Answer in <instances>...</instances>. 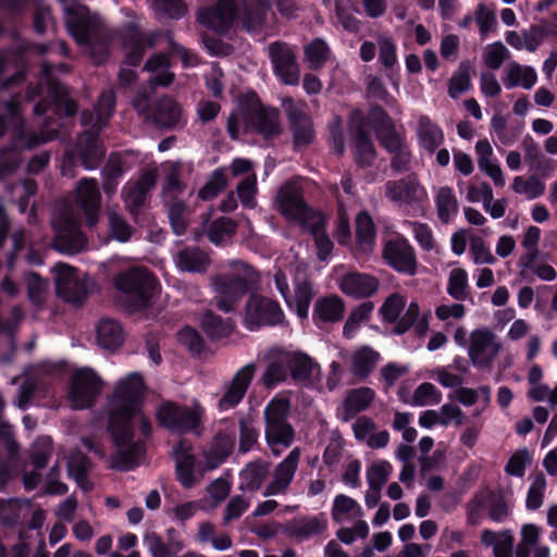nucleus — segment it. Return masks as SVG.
I'll return each instance as SVG.
<instances>
[{
	"instance_id": "1",
	"label": "nucleus",
	"mask_w": 557,
	"mask_h": 557,
	"mask_svg": "<svg viewBox=\"0 0 557 557\" xmlns=\"http://www.w3.org/2000/svg\"><path fill=\"white\" fill-rule=\"evenodd\" d=\"M113 286L122 294L120 304L128 313L150 308L161 289L158 277L145 267H131L119 271L113 277Z\"/></svg>"
},
{
	"instance_id": "2",
	"label": "nucleus",
	"mask_w": 557,
	"mask_h": 557,
	"mask_svg": "<svg viewBox=\"0 0 557 557\" xmlns=\"http://www.w3.org/2000/svg\"><path fill=\"white\" fill-rule=\"evenodd\" d=\"M146 389L144 377L138 372L127 374L119 381L110 398L108 423H128L140 410Z\"/></svg>"
},
{
	"instance_id": "3",
	"label": "nucleus",
	"mask_w": 557,
	"mask_h": 557,
	"mask_svg": "<svg viewBox=\"0 0 557 557\" xmlns=\"http://www.w3.org/2000/svg\"><path fill=\"white\" fill-rule=\"evenodd\" d=\"M108 432L116 447V451L110 457V468L123 472L138 468L146 455V443L141 440H134L132 422L108 423Z\"/></svg>"
},
{
	"instance_id": "4",
	"label": "nucleus",
	"mask_w": 557,
	"mask_h": 557,
	"mask_svg": "<svg viewBox=\"0 0 557 557\" xmlns=\"http://www.w3.org/2000/svg\"><path fill=\"white\" fill-rule=\"evenodd\" d=\"M203 410L200 406L188 407L172 400L162 401L156 411L160 428L172 434H200Z\"/></svg>"
},
{
	"instance_id": "5",
	"label": "nucleus",
	"mask_w": 557,
	"mask_h": 557,
	"mask_svg": "<svg viewBox=\"0 0 557 557\" xmlns=\"http://www.w3.org/2000/svg\"><path fill=\"white\" fill-rule=\"evenodd\" d=\"M264 436L275 455V447H289L295 440L294 426L289 423L290 403L287 398H273L264 408Z\"/></svg>"
},
{
	"instance_id": "6",
	"label": "nucleus",
	"mask_w": 557,
	"mask_h": 557,
	"mask_svg": "<svg viewBox=\"0 0 557 557\" xmlns=\"http://www.w3.org/2000/svg\"><path fill=\"white\" fill-rule=\"evenodd\" d=\"M239 109L245 123L263 138L270 139L282 132L276 108H264L255 91L246 94L239 101Z\"/></svg>"
},
{
	"instance_id": "7",
	"label": "nucleus",
	"mask_w": 557,
	"mask_h": 557,
	"mask_svg": "<svg viewBox=\"0 0 557 557\" xmlns=\"http://www.w3.org/2000/svg\"><path fill=\"white\" fill-rule=\"evenodd\" d=\"M285 315L277 300L251 294L245 306L243 324L250 332L261 327H272L281 324Z\"/></svg>"
},
{
	"instance_id": "8",
	"label": "nucleus",
	"mask_w": 557,
	"mask_h": 557,
	"mask_svg": "<svg viewBox=\"0 0 557 557\" xmlns=\"http://www.w3.org/2000/svg\"><path fill=\"white\" fill-rule=\"evenodd\" d=\"M282 107L286 113L288 127L293 136L294 150L308 147L314 141L315 131L312 117L307 112L305 102H296L292 97H286L282 101Z\"/></svg>"
},
{
	"instance_id": "9",
	"label": "nucleus",
	"mask_w": 557,
	"mask_h": 557,
	"mask_svg": "<svg viewBox=\"0 0 557 557\" xmlns=\"http://www.w3.org/2000/svg\"><path fill=\"white\" fill-rule=\"evenodd\" d=\"M134 106L159 129H175L186 124L182 106L171 96L157 98L143 110L139 102Z\"/></svg>"
},
{
	"instance_id": "10",
	"label": "nucleus",
	"mask_w": 557,
	"mask_h": 557,
	"mask_svg": "<svg viewBox=\"0 0 557 557\" xmlns=\"http://www.w3.org/2000/svg\"><path fill=\"white\" fill-rule=\"evenodd\" d=\"M277 201L281 214L287 220L299 222L302 227L314 221L315 214H322L311 210L305 200L302 189L294 182L281 186Z\"/></svg>"
},
{
	"instance_id": "11",
	"label": "nucleus",
	"mask_w": 557,
	"mask_h": 557,
	"mask_svg": "<svg viewBox=\"0 0 557 557\" xmlns=\"http://www.w3.org/2000/svg\"><path fill=\"white\" fill-rule=\"evenodd\" d=\"M101 377L91 369L74 372L70 380L69 396L75 409H87L95 405L102 391Z\"/></svg>"
},
{
	"instance_id": "12",
	"label": "nucleus",
	"mask_w": 557,
	"mask_h": 557,
	"mask_svg": "<svg viewBox=\"0 0 557 557\" xmlns=\"http://www.w3.org/2000/svg\"><path fill=\"white\" fill-rule=\"evenodd\" d=\"M382 258L385 264L399 274L412 276L417 273L416 250L404 235H397L385 240Z\"/></svg>"
},
{
	"instance_id": "13",
	"label": "nucleus",
	"mask_w": 557,
	"mask_h": 557,
	"mask_svg": "<svg viewBox=\"0 0 557 557\" xmlns=\"http://www.w3.org/2000/svg\"><path fill=\"white\" fill-rule=\"evenodd\" d=\"M269 58L273 72L285 85L299 84L300 70L292 47L284 41H274L269 45Z\"/></svg>"
},
{
	"instance_id": "14",
	"label": "nucleus",
	"mask_w": 557,
	"mask_h": 557,
	"mask_svg": "<svg viewBox=\"0 0 557 557\" xmlns=\"http://www.w3.org/2000/svg\"><path fill=\"white\" fill-rule=\"evenodd\" d=\"M119 33L124 47L128 49L123 63L128 66H138L145 57L146 49L154 46L156 35L145 34L136 22L125 23Z\"/></svg>"
},
{
	"instance_id": "15",
	"label": "nucleus",
	"mask_w": 557,
	"mask_h": 557,
	"mask_svg": "<svg viewBox=\"0 0 557 557\" xmlns=\"http://www.w3.org/2000/svg\"><path fill=\"white\" fill-rule=\"evenodd\" d=\"M385 196L398 206L421 208L426 194L417 175L411 173L399 180L387 181L385 183Z\"/></svg>"
},
{
	"instance_id": "16",
	"label": "nucleus",
	"mask_w": 557,
	"mask_h": 557,
	"mask_svg": "<svg viewBox=\"0 0 557 557\" xmlns=\"http://www.w3.org/2000/svg\"><path fill=\"white\" fill-rule=\"evenodd\" d=\"M55 289L61 298L74 305H82L88 296L86 282L66 263L55 265Z\"/></svg>"
},
{
	"instance_id": "17",
	"label": "nucleus",
	"mask_w": 557,
	"mask_h": 557,
	"mask_svg": "<svg viewBox=\"0 0 557 557\" xmlns=\"http://www.w3.org/2000/svg\"><path fill=\"white\" fill-rule=\"evenodd\" d=\"M495 334L487 329H476L470 334L469 358L478 369H490L498 355L500 345L495 343Z\"/></svg>"
},
{
	"instance_id": "18",
	"label": "nucleus",
	"mask_w": 557,
	"mask_h": 557,
	"mask_svg": "<svg viewBox=\"0 0 557 557\" xmlns=\"http://www.w3.org/2000/svg\"><path fill=\"white\" fill-rule=\"evenodd\" d=\"M101 195L95 178L84 177L76 187L75 203L84 213L85 224L94 227L99 220Z\"/></svg>"
},
{
	"instance_id": "19",
	"label": "nucleus",
	"mask_w": 557,
	"mask_h": 557,
	"mask_svg": "<svg viewBox=\"0 0 557 557\" xmlns=\"http://www.w3.org/2000/svg\"><path fill=\"white\" fill-rule=\"evenodd\" d=\"M156 183L157 173L152 170H145L135 182L129 181L124 185L122 198L132 214L137 213L145 206Z\"/></svg>"
},
{
	"instance_id": "20",
	"label": "nucleus",
	"mask_w": 557,
	"mask_h": 557,
	"mask_svg": "<svg viewBox=\"0 0 557 557\" xmlns=\"http://www.w3.org/2000/svg\"><path fill=\"white\" fill-rule=\"evenodd\" d=\"M236 12L235 0H218L214 5L200 11L198 21L210 29L225 34L233 25Z\"/></svg>"
},
{
	"instance_id": "21",
	"label": "nucleus",
	"mask_w": 557,
	"mask_h": 557,
	"mask_svg": "<svg viewBox=\"0 0 557 557\" xmlns=\"http://www.w3.org/2000/svg\"><path fill=\"white\" fill-rule=\"evenodd\" d=\"M172 457L175 460V475L180 484L185 488L195 485V466L196 457L193 454V445L185 438H181L172 450Z\"/></svg>"
},
{
	"instance_id": "22",
	"label": "nucleus",
	"mask_w": 557,
	"mask_h": 557,
	"mask_svg": "<svg viewBox=\"0 0 557 557\" xmlns=\"http://www.w3.org/2000/svg\"><path fill=\"white\" fill-rule=\"evenodd\" d=\"M345 309V302L338 295L320 297L313 306L312 321L319 329L324 324L337 323L344 319Z\"/></svg>"
},
{
	"instance_id": "23",
	"label": "nucleus",
	"mask_w": 557,
	"mask_h": 557,
	"mask_svg": "<svg viewBox=\"0 0 557 557\" xmlns=\"http://www.w3.org/2000/svg\"><path fill=\"white\" fill-rule=\"evenodd\" d=\"M76 152L86 170L97 169L106 156L99 135L92 131H85L79 136Z\"/></svg>"
},
{
	"instance_id": "24",
	"label": "nucleus",
	"mask_w": 557,
	"mask_h": 557,
	"mask_svg": "<svg viewBox=\"0 0 557 557\" xmlns=\"http://www.w3.org/2000/svg\"><path fill=\"white\" fill-rule=\"evenodd\" d=\"M339 288L354 298H368L376 293L379 280L367 273L349 272L341 280Z\"/></svg>"
},
{
	"instance_id": "25",
	"label": "nucleus",
	"mask_w": 557,
	"mask_h": 557,
	"mask_svg": "<svg viewBox=\"0 0 557 557\" xmlns=\"http://www.w3.org/2000/svg\"><path fill=\"white\" fill-rule=\"evenodd\" d=\"M235 442L234 431H219L213 438L211 447L206 453L207 467L215 469L225 462L234 451Z\"/></svg>"
},
{
	"instance_id": "26",
	"label": "nucleus",
	"mask_w": 557,
	"mask_h": 557,
	"mask_svg": "<svg viewBox=\"0 0 557 557\" xmlns=\"http://www.w3.org/2000/svg\"><path fill=\"white\" fill-rule=\"evenodd\" d=\"M350 148L355 163L366 169L373 164L376 150L369 131L358 129V134L350 135Z\"/></svg>"
},
{
	"instance_id": "27",
	"label": "nucleus",
	"mask_w": 557,
	"mask_h": 557,
	"mask_svg": "<svg viewBox=\"0 0 557 557\" xmlns=\"http://www.w3.org/2000/svg\"><path fill=\"white\" fill-rule=\"evenodd\" d=\"M375 398V392L367 386L348 391L343 403V421L354 419L359 412L367 410Z\"/></svg>"
},
{
	"instance_id": "28",
	"label": "nucleus",
	"mask_w": 557,
	"mask_h": 557,
	"mask_svg": "<svg viewBox=\"0 0 557 557\" xmlns=\"http://www.w3.org/2000/svg\"><path fill=\"white\" fill-rule=\"evenodd\" d=\"M270 462L257 459L250 461L239 473V490L257 492L270 474Z\"/></svg>"
},
{
	"instance_id": "29",
	"label": "nucleus",
	"mask_w": 557,
	"mask_h": 557,
	"mask_svg": "<svg viewBox=\"0 0 557 557\" xmlns=\"http://www.w3.org/2000/svg\"><path fill=\"white\" fill-rule=\"evenodd\" d=\"M289 363V376L296 384L309 385L312 381L314 369L319 364L307 354L301 351L287 352Z\"/></svg>"
},
{
	"instance_id": "30",
	"label": "nucleus",
	"mask_w": 557,
	"mask_h": 557,
	"mask_svg": "<svg viewBox=\"0 0 557 557\" xmlns=\"http://www.w3.org/2000/svg\"><path fill=\"white\" fill-rule=\"evenodd\" d=\"M180 270L191 273H205L210 264V257L199 247H185L176 255Z\"/></svg>"
},
{
	"instance_id": "31",
	"label": "nucleus",
	"mask_w": 557,
	"mask_h": 557,
	"mask_svg": "<svg viewBox=\"0 0 557 557\" xmlns=\"http://www.w3.org/2000/svg\"><path fill=\"white\" fill-rule=\"evenodd\" d=\"M314 216L315 220L308 224L306 228L313 237L318 259L326 261L334 249V244L326 233V219L324 214H315Z\"/></svg>"
},
{
	"instance_id": "32",
	"label": "nucleus",
	"mask_w": 557,
	"mask_h": 557,
	"mask_svg": "<svg viewBox=\"0 0 557 557\" xmlns=\"http://www.w3.org/2000/svg\"><path fill=\"white\" fill-rule=\"evenodd\" d=\"M214 286L220 296L238 301L249 290L250 282L244 276L230 273L218 276Z\"/></svg>"
},
{
	"instance_id": "33",
	"label": "nucleus",
	"mask_w": 557,
	"mask_h": 557,
	"mask_svg": "<svg viewBox=\"0 0 557 557\" xmlns=\"http://www.w3.org/2000/svg\"><path fill=\"white\" fill-rule=\"evenodd\" d=\"M98 344L109 350L120 348L124 342V334L121 324L113 319L103 318L97 325Z\"/></svg>"
},
{
	"instance_id": "34",
	"label": "nucleus",
	"mask_w": 557,
	"mask_h": 557,
	"mask_svg": "<svg viewBox=\"0 0 557 557\" xmlns=\"http://www.w3.org/2000/svg\"><path fill=\"white\" fill-rule=\"evenodd\" d=\"M379 359L377 351L369 346H363L352 355L350 371L359 380H366L374 370Z\"/></svg>"
},
{
	"instance_id": "35",
	"label": "nucleus",
	"mask_w": 557,
	"mask_h": 557,
	"mask_svg": "<svg viewBox=\"0 0 557 557\" xmlns=\"http://www.w3.org/2000/svg\"><path fill=\"white\" fill-rule=\"evenodd\" d=\"M201 327L211 339H221L233 333L234 324L230 319L224 320L211 310H207L201 318Z\"/></svg>"
},
{
	"instance_id": "36",
	"label": "nucleus",
	"mask_w": 557,
	"mask_h": 557,
	"mask_svg": "<svg viewBox=\"0 0 557 557\" xmlns=\"http://www.w3.org/2000/svg\"><path fill=\"white\" fill-rule=\"evenodd\" d=\"M288 376V354L285 352L268 363L261 381L265 387L273 388L278 384L286 382Z\"/></svg>"
},
{
	"instance_id": "37",
	"label": "nucleus",
	"mask_w": 557,
	"mask_h": 557,
	"mask_svg": "<svg viewBox=\"0 0 557 557\" xmlns=\"http://www.w3.org/2000/svg\"><path fill=\"white\" fill-rule=\"evenodd\" d=\"M419 139L422 147L433 153L444 141L442 128L426 115L419 119Z\"/></svg>"
},
{
	"instance_id": "38",
	"label": "nucleus",
	"mask_w": 557,
	"mask_h": 557,
	"mask_svg": "<svg viewBox=\"0 0 557 557\" xmlns=\"http://www.w3.org/2000/svg\"><path fill=\"white\" fill-rule=\"evenodd\" d=\"M376 238V227L372 216L361 211L356 216V242L358 246L371 250Z\"/></svg>"
},
{
	"instance_id": "39",
	"label": "nucleus",
	"mask_w": 557,
	"mask_h": 557,
	"mask_svg": "<svg viewBox=\"0 0 557 557\" xmlns=\"http://www.w3.org/2000/svg\"><path fill=\"white\" fill-rule=\"evenodd\" d=\"M437 216L444 224L449 223L451 214L458 213V201L454 190L449 186H443L438 189L435 197Z\"/></svg>"
},
{
	"instance_id": "40",
	"label": "nucleus",
	"mask_w": 557,
	"mask_h": 557,
	"mask_svg": "<svg viewBox=\"0 0 557 557\" xmlns=\"http://www.w3.org/2000/svg\"><path fill=\"white\" fill-rule=\"evenodd\" d=\"M300 448L295 447L289 454L275 467L273 479L283 486H289L297 471L300 460Z\"/></svg>"
},
{
	"instance_id": "41",
	"label": "nucleus",
	"mask_w": 557,
	"mask_h": 557,
	"mask_svg": "<svg viewBox=\"0 0 557 557\" xmlns=\"http://www.w3.org/2000/svg\"><path fill=\"white\" fill-rule=\"evenodd\" d=\"M471 69L470 61L460 62L458 70L454 73L448 84V95L451 98H457L460 94L471 88Z\"/></svg>"
},
{
	"instance_id": "42",
	"label": "nucleus",
	"mask_w": 557,
	"mask_h": 557,
	"mask_svg": "<svg viewBox=\"0 0 557 557\" xmlns=\"http://www.w3.org/2000/svg\"><path fill=\"white\" fill-rule=\"evenodd\" d=\"M447 293L458 301H463L469 297L468 273L465 269L457 268L450 271Z\"/></svg>"
},
{
	"instance_id": "43",
	"label": "nucleus",
	"mask_w": 557,
	"mask_h": 557,
	"mask_svg": "<svg viewBox=\"0 0 557 557\" xmlns=\"http://www.w3.org/2000/svg\"><path fill=\"white\" fill-rule=\"evenodd\" d=\"M239 426V447L240 454L250 451L257 444L259 438V430L249 417H243L238 421Z\"/></svg>"
},
{
	"instance_id": "44",
	"label": "nucleus",
	"mask_w": 557,
	"mask_h": 557,
	"mask_svg": "<svg viewBox=\"0 0 557 557\" xmlns=\"http://www.w3.org/2000/svg\"><path fill=\"white\" fill-rule=\"evenodd\" d=\"M227 184V177L223 169H215L209 181L199 189L198 197L201 200H212L224 190Z\"/></svg>"
},
{
	"instance_id": "45",
	"label": "nucleus",
	"mask_w": 557,
	"mask_h": 557,
	"mask_svg": "<svg viewBox=\"0 0 557 557\" xmlns=\"http://www.w3.org/2000/svg\"><path fill=\"white\" fill-rule=\"evenodd\" d=\"M329 53L330 49L321 38L313 39L305 47L306 60L310 63V67L312 69L323 66L329 59Z\"/></svg>"
},
{
	"instance_id": "46",
	"label": "nucleus",
	"mask_w": 557,
	"mask_h": 557,
	"mask_svg": "<svg viewBox=\"0 0 557 557\" xmlns=\"http://www.w3.org/2000/svg\"><path fill=\"white\" fill-rule=\"evenodd\" d=\"M178 341L193 356H200L205 350L201 334L191 326H184L178 332Z\"/></svg>"
},
{
	"instance_id": "47",
	"label": "nucleus",
	"mask_w": 557,
	"mask_h": 557,
	"mask_svg": "<svg viewBox=\"0 0 557 557\" xmlns=\"http://www.w3.org/2000/svg\"><path fill=\"white\" fill-rule=\"evenodd\" d=\"M392 466L388 461L374 462L367 469V481L370 490H382L388 480Z\"/></svg>"
},
{
	"instance_id": "48",
	"label": "nucleus",
	"mask_w": 557,
	"mask_h": 557,
	"mask_svg": "<svg viewBox=\"0 0 557 557\" xmlns=\"http://www.w3.org/2000/svg\"><path fill=\"white\" fill-rule=\"evenodd\" d=\"M405 306L406 301L401 295L397 293L391 294L380 308L383 321L387 323L396 322Z\"/></svg>"
},
{
	"instance_id": "49",
	"label": "nucleus",
	"mask_w": 557,
	"mask_h": 557,
	"mask_svg": "<svg viewBox=\"0 0 557 557\" xmlns=\"http://www.w3.org/2000/svg\"><path fill=\"white\" fill-rule=\"evenodd\" d=\"M66 11L71 16H75L74 20L67 22L70 34L77 44L88 45L90 42L89 22L84 17H78L74 10L67 9Z\"/></svg>"
},
{
	"instance_id": "50",
	"label": "nucleus",
	"mask_w": 557,
	"mask_h": 557,
	"mask_svg": "<svg viewBox=\"0 0 557 557\" xmlns=\"http://www.w3.org/2000/svg\"><path fill=\"white\" fill-rule=\"evenodd\" d=\"M546 488V479L543 472L535 475L532 484L529 487L525 507L529 510H536L543 505L544 491Z\"/></svg>"
},
{
	"instance_id": "51",
	"label": "nucleus",
	"mask_w": 557,
	"mask_h": 557,
	"mask_svg": "<svg viewBox=\"0 0 557 557\" xmlns=\"http://www.w3.org/2000/svg\"><path fill=\"white\" fill-rule=\"evenodd\" d=\"M441 400V391L429 382L421 383L413 393V404L417 406L437 405Z\"/></svg>"
},
{
	"instance_id": "52",
	"label": "nucleus",
	"mask_w": 557,
	"mask_h": 557,
	"mask_svg": "<svg viewBox=\"0 0 557 557\" xmlns=\"http://www.w3.org/2000/svg\"><path fill=\"white\" fill-rule=\"evenodd\" d=\"M153 8L157 13L173 20L184 17L187 12L184 0H153Z\"/></svg>"
},
{
	"instance_id": "53",
	"label": "nucleus",
	"mask_w": 557,
	"mask_h": 557,
	"mask_svg": "<svg viewBox=\"0 0 557 557\" xmlns=\"http://www.w3.org/2000/svg\"><path fill=\"white\" fill-rule=\"evenodd\" d=\"M326 529V520L324 518L311 517L304 519L297 523L290 534L301 537H309L313 534H321Z\"/></svg>"
},
{
	"instance_id": "54",
	"label": "nucleus",
	"mask_w": 557,
	"mask_h": 557,
	"mask_svg": "<svg viewBox=\"0 0 557 557\" xmlns=\"http://www.w3.org/2000/svg\"><path fill=\"white\" fill-rule=\"evenodd\" d=\"M394 125V122L387 111L381 104H372L368 111V126L372 127L375 135L389 126Z\"/></svg>"
},
{
	"instance_id": "55",
	"label": "nucleus",
	"mask_w": 557,
	"mask_h": 557,
	"mask_svg": "<svg viewBox=\"0 0 557 557\" xmlns=\"http://www.w3.org/2000/svg\"><path fill=\"white\" fill-rule=\"evenodd\" d=\"M419 315L420 307L418 302L411 301L405 313L401 317L399 315L398 320L394 322L395 326L393 329V333L396 335H404L413 326Z\"/></svg>"
},
{
	"instance_id": "56",
	"label": "nucleus",
	"mask_w": 557,
	"mask_h": 557,
	"mask_svg": "<svg viewBox=\"0 0 557 557\" xmlns=\"http://www.w3.org/2000/svg\"><path fill=\"white\" fill-rule=\"evenodd\" d=\"M66 467L69 478L74 481H84L85 475H88L91 469V460L88 456L79 454L76 457H71Z\"/></svg>"
},
{
	"instance_id": "57",
	"label": "nucleus",
	"mask_w": 557,
	"mask_h": 557,
	"mask_svg": "<svg viewBox=\"0 0 557 557\" xmlns=\"http://www.w3.org/2000/svg\"><path fill=\"white\" fill-rule=\"evenodd\" d=\"M509 51L502 41H496L487 47L484 53L485 65L491 70H497L509 58Z\"/></svg>"
},
{
	"instance_id": "58",
	"label": "nucleus",
	"mask_w": 557,
	"mask_h": 557,
	"mask_svg": "<svg viewBox=\"0 0 557 557\" xmlns=\"http://www.w3.org/2000/svg\"><path fill=\"white\" fill-rule=\"evenodd\" d=\"M115 103V94L112 90H103L95 106V111L98 115V119L103 122L109 121L114 113Z\"/></svg>"
},
{
	"instance_id": "59",
	"label": "nucleus",
	"mask_w": 557,
	"mask_h": 557,
	"mask_svg": "<svg viewBox=\"0 0 557 557\" xmlns=\"http://www.w3.org/2000/svg\"><path fill=\"white\" fill-rule=\"evenodd\" d=\"M487 502L490 504V519L497 523L504 522L509 516V508L504 496H496L494 492H490L487 495Z\"/></svg>"
},
{
	"instance_id": "60",
	"label": "nucleus",
	"mask_w": 557,
	"mask_h": 557,
	"mask_svg": "<svg viewBox=\"0 0 557 557\" xmlns=\"http://www.w3.org/2000/svg\"><path fill=\"white\" fill-rule=\"evenodd\" d=\"M46 290V282L36 272H30L27 276V297L29 301L36 306L44 304V294Z\"/></svg>"
},
{
	"instance_id": "61",
	"label": "nucleus",
	"mask_w": 557,
	"mask_h": 557,
	"mask_svg": "<svg viewBox=\"0 0 557 557\" xmlns=\"http://www.w3.org/2000/svg\"><path fill=\"white\" fill-rule=\"evenodd\" d=\"M186 211V205L178 200L173 202L169 208V220L174 234L181 236L185 234L187 230V223L184 214Z\"/></svg>"
},
{
	"instance_id": "62",
	"label": "nucleus",
	"mask_w": 557,
	"mask_h": 557,
	"mask_svg": "<svg viewBox=\"0 0 557 557\" xmlns=\"http://www.w3.org/2000/svg\"><path fill=\"white\" fill-rule=\"evenodd\" d=\"M376 139L379 140L380 145L389 153L399 150L405 146V141L397 133L395 125L379 132V134H376Z\"/></svg>"
},
{
	"instance_id": "63",
	"label": "nucleus",
	"mask_w": 557,
	"mask_h": 557,
	"mask_svg": "<svg viewBox=\"0 0 557 557\" xmlns=\"http://www.w3.org/2000/svg\"><path fill=\"white\" fill-rule=\"evenodd\" d=\"M475 21L479 25L481 38L484 39L487 34L497 24L494 11L488 10L483 3H480L475 10Z\"/></svg>"
},
{
	"instance_id": "64",
	"label": "nucleus",
	"mask_w": 557,
	"mask_h": 557,
	"mask_svg": "<svg viewBox=\"0 0 557 557\" xmlns=\"http://www.w3.org/2000/svg\"><path fill=\"white\" fill-rule=\"evenodd\" d=\"M144 543L148 547L152 557H170V546L164 543L157 532H148L144 536Z\"/></svg>"
}]
</instances>
